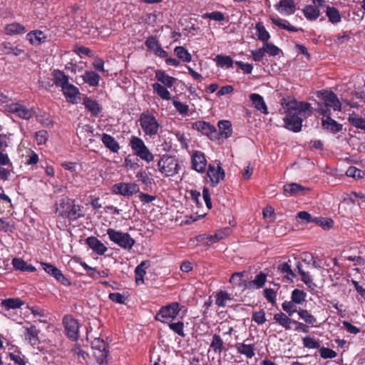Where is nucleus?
Returning a JSON list of instances; mask_svg holds the SVG:
<instances>
[{
  "label": "nucleus",
  "mask_w": 365,
  "mask_h": 365,
  "mask_svg": "<svg viewBox=\"0 0 365 365\" xmlns=\"http://www.w3.org/2000/svg\"><path fill=\"white\" fill-rule=\"evenodd\" d=\"M299 316L307 324L314 325L317 322V319L307 309H299L298 312Z\"/></svg>",
  "instance_id": "nucleus-51"
},
{
  "label": "nucleus",
  "mask_w": 365,
  "mask_h": 365,
  "mask_svg": "<svg viewBox=\"0 0 365 365\" xmlns=\"http://www.w3.org/2000/svg\"><path fill=\"white\" fill-rule=\"evenodd\" d=\"M252 319L258 324H262L266 322L265 312L263 309L252 314Z\"/></svg>",
  "instance_id": "nucleus-60"
},
{
  "label": "nucleus",
  "mask_w": 365,
  "mask_h": 365,
  "mask_svg": "<svg viewBox=\"0 0 365 365\" xmlns=\"http://www.w3.org/2000/svg\"><path fill=\"white\" fill-rule=\"evenodd\" d=\"M53 83L58 86L62 88L68 83V76L60 70H54L53 71Z\"/></svg>",
  "instance_id": "nucleus-37"
},
{
  "label": "nucleus",
  "mask_w": 365,
  "mask_h": 365,
  "mask_svg": "<svg viewBox=\"0 0 365 365\" xmlns=\"http://www.w3.org/2000/svg\"><path fill=\"white\" fill-rule=\"evenodd\" d=\"M313 222L322 227L324 230L330 229L334 224V221L328 217H315L313 220Z\"/></svg>",
  "instance_id": "nucleus-49"
},
{
  "label": "nucleus",
  "mask_w": 365,
  "mask_h": 365,
  "mask_svg": "<svg viewBox=\"0 0 365 365\" xmlns=\"http://www.w3.org/2000/svg\"><path fill=\"white\" fill-rule=\"evenodd\" d=\"M179 303L172 302L166 306L162 307L155 317L156 321L165 323L169 320L175 319L179 314Z\"/></svg>",
  "instance_id": "nucleus-9"
},
{
  "label": "nucleus",
  "mask_w": 365,
  "mask_h": 365,
  "mask_svg": "<svg viewBox=\"0 0 365 365\" xmlns=\"http://www.w3.org/2000/svg\"><path fill=\"white\" fill-rule=\"evenodd\" d=\"M317 96L323 101L322 103H317V107L315 109L319 115H331V108L334 110L341 111V103L333 91L322 90L317 91Z\"/></svg>",
  "instance_id": "nucleus-3"
},
{
  "label": "nucleus",
  "mask_w": 365,
  "mask_h": 365,
  "mask_svg": "<svg viewBox=\"0 0 365 365\" xmlns=\"http://www.w3.org/2000/svg\"><path fill=\"white\" fill-rule=\"evenodd\" d=\"M215 298V304L219 307H225L226 306V302L232 299L230 294L226 291L222 290L216 294Z\"/></svg>",
  "instance_id": "nucleus-43"
},
{
  "label": "nucleus",
  "mask_w": 365,
  "mask_h": 365,
  "mask_svg": "<svg viewBox=\"0 0 365 365\" xmlns=\"http://www.w3.org/2000/svg\"><path fill=\"white\" fill-rule=\"evenodd\" d=\"M203 18L210 19L217 21H224L225 20V16L224 14L220 11L206 13L203 15Z\"/></svg>",
  "instance_id": "nucleus-58"
},
{
  "label": "nucleus",
  "mask_w": 365,
  "mask_h": 365,
  "mask_svg": "<svg viewBox=\"0 0 365 365\" xmlns=\"http://www.w3.org/2000/svg\"><path fill=\"white\" fill-rule=\"evenodd\" d=\"M267 280V274L262 272H260L258 274L255 276V278L254 280L248 282L247 284V287L248 289H252V288H261L262 287Z\"/></svg>",
  "instance_id": "nucleus-34"
},
{
  "label": "nucleus",
  "mask_w": 365,
  "mask_h": 365,
  "mask_svg": "<svg viewBox=\"0 0 365 365\" xmlns=\"http://www.w3.org/2000/svg\"><path fill=\"white\" fill-rule=\"evenodd\" d=\"M207 165V160L204 153L195 151L192 155V168L198 173H204Z\"/></svg>",
  "instance_id": "nucleus-16"
},
{
  "label": "nucleus",
  "mask_w": 365,
  "mask_h": 365,
  "mask_svg": "<svg viewBox=\"0 0 365 365\" xmlns=\"http://www.w3.org/2000/svg\"><path fill=\"white\" fill-rule=\"evenodd\" d=\"M63 324L67 336L72 341H76L79 329L78 321L72 315H66L63 319Z\"/></svg>",
  "instance_id": "nucleus-10"
},
{
  "label": "nucleus",
  "mask_w": 365,
  "mask_h": 365,
  "mask_svg": "<svg viewBox=\"0 0 365 365\" xmlns=\"http://www.w3.org/2000/svg\"><path fill=\"white\" fill-rule=\"evenodd\" d=\"M4 30L7 35L21 34L26 31L25 27L19 23L8 24L6 26Z\"/></svg>",
  "instance_id": "nucleus-38"
},
{
  "label": "nucleus",
  "mask_w": 365,
  "mask_h": 365,
  "mask_svg": "<svg viewBox=\"0 0 365 365\" xmlns=\"http://www.w3.org/2000/svg\"><path fill=\"white\" fill-rule=\"evenodd\" d=\"M136 178L138 181H140L143 184L146 186L151 185L153 179L148 177V175L145 171L138 172L136 175Z\"/></svg>",
  "instance_id": "nucleus-61"
},
{
  "label": "nucleus",
  "mask_w": 365,
  "mask_h": 365,
  "mask_svg": "<svg viewBox=\"0 0 365 365\" xmlns=\"http://www.w3.org/2000/svg\"><path fill=\"white\" fill-rule=\"evenodd\" d=\"M153 91L164 100H170L171 98L170 91L163 85L158 83H154L152 85Z\"/></svg>",
  "instance_id": "nucleus-40"
},
{
  "label": "nucleus",
  "mask_w": 365,
  "mask_h": 365,
  "mask_svg": "<svg viewBox=\"0 0 365 365\" xmlns=\"http://www.w3.org/2000/svg\"><path fill=\"white\" fill-rule=\"evenodd\" d=\"M304 346L309 349H319L320 344L314 338L305 336L302 339Z\"/></svg>",
  "instance_id": "nucleus-53"
},
{
  "label": "nucleus",
  "mask_w": 365,
  "mask_h": 365,
  "mask_svg": "<svg viewBox=\"0 0 365 365\" xmlns=\"http://www.w3.org/2000/svg\"><path fill=\"white\" fill-rule=\"evenodd\" d=\"M278 269L282 272L286 274V278L290 279L291 277H296L295 273L291 269L290 265L287 262H284L278 266Z\"/></svg>",
  "instance_id": "nucleus-52"
},
{
  "label": "nucleus",
  "mask_w": 365,
  "mask_h": 365,
  "mask_svg": "<svg viewBox=\"0 0 365 365\" xmlns=\"http://www.w3.org/2000/svg\"><path fill=\"white\" fill-rule=\"evenodd\" d=\"M319 353L323 359H333L337 355L336 352L334 350L324 346L319 348Z\"/></svg>",
  "instance_id": "nucleus-59"
},
{
  "label": "nucleus",
  "mask_w": 365,
  "mask_h": 365,
  "mask_svg": "<svg viewBox=\"0 0 365 365\" xmlns=\"http://www.w3.org/2000/svg\"><path fill=\"white\" fill-rule=\"evenodd\" d=\"M250 99L257 110L261 111L264 114L268 113L267 106L262 96L257 93H252L250 96Z\"/></svg>",
  "instance_id": "nucleus-23"
},
{
  "label": "nucleus",
  "mask_w": 365,
  "mask_h": 365,
  "mask_svg": "<svg viewBox=\"0 0 365 365\" xmlns=\"http://www.w3.org/2000/svg\"><path fill=\"white\" fill-rule=\"evenodd\" d=\"M192 128L207 135L211 140H214L218 137V132L215 127L206 121H196L192 124Z\"/></svg>",
  "instance_id": "nucleus-11"
},
{
  "label": "nucleus",
  "mask_w": 365,
  "mask_h": 365,
  "mask_svg": "<svg viewBox=\"0 0 365 365\" xmlns=\"http://www.w3.org/2000/svg\"><path fill=\"white\" fill-rule=\"evenodd\" d=\"M283 189L285 193L292 196L303 194V192L309 190V188L294 182L284 185Z\"/></svg>",
  "instance_id": "nucleus-24"
},
{
  "label": "nucleus",
  "mask_w": 365,
  "mask_h": 365,
  "mask_svg": "<svg viewBox=\"0 0 365 365\" xmlns=\"http://www.w3.org/2000/svg\"><path fill=\"white\" fill-rule=\"evenodd\" d=\"M24 304V302L19 298H9L2 300L1 305L7 309H18Z\"/></svg>",
  "instance_id": "nucleus-41"
},
{
  "label": "nucleus",
  "mask_w": 365,
  "mask_h": 365,
  "mask_svg": "<svg viewBox=\"0 0 365 365\" xmlns=\"http://www.w3.org/2000/svg\"><path fill=\"white\" fill-rule=\"evenodd\" d=\"M41 264L46 272L53 276L58 282L63 285L69 286L71 284V281L67 277H66L61 271L56 267L46 262H41Z\"/></svg>",
  "instance_id": "nucleus-12"
},
{
  "label": "nucleus",
  "mask_w": 365,
  "mask_h": 365,
  "mask_svg": "<svg viewBox=\"0 0 365 365\" xmlns=\"http://www.w3.org/2000/svg\"><path fill=\"white\" fill-rule=\"evenodd\" d=\"M169 328L173 330L175 333L179 336L184 337L185 336L184 333V323L182 322H178L176 323L169 324Z\"/></svg>",
  "instance_id": "nucleus-55"
},
{
  "label": "nucleus",
  "mask_w": 365,
  "mask_h": 365,
  "mask_svg": "<svg viewBox=\"0 0 365 365\" xmlns=\"http://www.w3.org/2000/svg\"><path fill=\"white\" fill-rule=\"evenodd\" d=\"M12 265L16 270L21 272H34L36 271L34 267L31 264H28L27 262L21 258H14L12 259Z\"/></svg>",
  "instance_id": "nucleus-29"
},
{
  "label": "nucleus",
  "mask_w": 365,
  "mask_h": 365,
  "mask_svg": "<svg viewBox=\"0 0 365 365\" xmlns=\"http://www.w3.org/2000/svg\"><path fill=\"white\" fill-rule=\"evenodd\" d=\"M81 77L84 83H88L90 86L93 87L98 86L99 81L101 79L99 74L93 71H86Z\"/></svg>",
  "instance_id": "nucleus-28"
},
{
  "label": "nucleus",
  "mask_w": 365,
  "mask_h": 365,
  "mask_svg": "<svg viewBox=\"0 0 365 365\" xmlns=\"http://www.w3.org/2000/svg\"><path fill=\"white\" fill-rule=\"evenodd\" d=\"M348 120L353 126L365 130V119L360 117L354 111L349 114Z\"/></svg>",
  "instance_id": "nucleus-39"
},
{
  "label": "nucleus",
  "mask_w": 365,
  "mask_h": 365,
  "mask_svg": "<svg viewBox=\"0 0 365 365\" xmlns=\"http://www.w3.org/2000/svg\"><path fill=\"white\" fill-rule=\"evenodd\" d=\"M83 104L85 108L91 112V115L96 117L102 110V107L96 101L89 97H84L83 99Z\"/></svg>",
  "instance_id": "nucleus-20"
},
{
  "label": "nucleus",
  "mask_w": 365,
  "mask_h": 365,
  "mask_svg": "<svg viewBox=\"0 0 365 365\" xmlns=\"http://www.w3.org/2000/svg\"><path fill=\"white\" fill-rule=\"evenodd\" d=\"M145 46L148 47V48L153 51V52L155 51V49L160 46V44L159 43L158 41L155 36H149L145 43Z\"/></svg>",
  "instance_id": "nucleus-63"
},
{
  "label": "nucleus",
  "mask_w": 365,
  "mask_h": 365,
  "mask_svg": "<svg viewBox=\"0 0 365 365\" xmlns=\"http://www.w3.org/2000/svg\"><path fill=\"white\" fill-rule=\"evenodd\" d=\"M274 320L282 326L286 330L291 329L290 324H292L294 321L283 312L275 314L274 315Z\"/></svg>",
  "instance_id": "nucleus-33"
},
{
  "label": "nucleus",
  "mask_w": 365,
  "mask_h": 365,
  "mask_svg": "<svg viewBox=\"0 0 365 365\" xmlns=\"http://www.w3.org/2000/svg\"><path fill=\"white\" fill-rule=\"evenodd\" d=\"M48 138V133L45 130H41L35 133V140L38 145L46 144Z\"/></svg>",
  "instance_id": "nucleus-56"
},
{
  "label": "nucleus",
  "mask_w": 365,
  "mask_h": 365,
  "mask_svg": "<svg viewBox=\"0 0 365 365\" xmlns=\"http://www.w3.org/2000/svg\"><path fill=\"white\" fill-rule=\"evenodd\" d=\"M173 106L175 107V108L176 109V110L179 113H180L182 115L187 114V113L189 111V106L187 104L183 103L182 102L178 101L175 98L173 99Z\"/></svg>",
  "instance_id": "nucleus-54"
},
{
  "label": "nucleus",
  "mask_w": 365,
  "mask_h": 365,
  "mask_svg": "<svg viewBox=\"0 0 365 365\" xmlns=\"http://www.w3.org/2000/svg\"><path fill=\"white\" fill-rule=\"evenodd\" d=\"M86 241L88 246L98 255H104L108 250L107 247L96 237H88Z\"/></svg>",
  "instance_id": "nucleus-19"
},
{
  "label": "nucleus",
  "mask_w": 365,
  "mask_h": 365,
  "mask_svg": "<svg viewBox=\"0 0 365 365\" xmlns=\"http://www.w3.org/2000/svg\"><path fill=\"white\" fill-rule=\"evenodd\" d=\"M302 11L306 19L309 21L316 20L320 14L319 9L316 6L307 5Z\"/></svg>",
  "instance_id": "nucleus-35"
},
{
  "label": "nucleus",
  "mask_w": 365,
  "mask_h": 365,
  "mask_svg": "<svg viewBox=\"0 0 365 365\" xmlns=\"http://www.w3.org/2000/svg\"><path fill=\"white\" fill-rule=\"evenodd\" d=\"M3 51L6 55L13 54L16 56H18L24 53L23 49L19 48L16 46H14L11 43H3Z\"/></svg>",
  "instance_id": "nucleus-46"
},
{
  "label": "nucleus",
  "mask_w": 365,
  "mask_h": 365,
  "mask_svg": "<svg viewBox=\"0 0 365 365\" xmlns=\"http://www.w3.org/2000/svg\"><path fill=\"white\" fill-rule=\"evenodd\" d=\"M175 54L184 62H190L192 60L191 54L183 47L177 46L174 49Z\"/></svg>",
  "instance_id": "nucleus-45"
},
{
  "label": "nucleus",
  "mask_w": 365,
  "mask_h": 365,
  "mask_svg": "<svg viewBox=\"0 0 365 365\" xmlns=\"http://www.w3.org/2000/svg\"><path fill=\"white\" fill-rule=\"evenodd\" d=\"M281 105L286 113V117L284 118V127L292 132H299L302 127V119L299 115L302 113H308L309 115L312 114L310 103L298 102L294 99L287 101L283 98Z\"/></svg>",
  "instance_id": "nucleus-1"
},
{
  "label": "nucleus",
  "mask_w": 365,
  "mask_h": 365,
  "mask_svg": "<svg viewBox=\"0 0 365 365\" xmlns=\"http://www.w3.org/2000/svg\"><path fill=\"white\" fill-rule=\"evenodd\" d=\"M113 190L115 193L123 196H131L139 192L140 189L135 183H118L113 185Z\"/></svg>",
  "instance_id": "nucleus-14"
},
{
  "label": "nucleus",
  "mask_w": 365,
  "mask_h": 365,
  "mask_svg": "<svg viewBox=\"0 0 365 365\" xmlns=\"http://www.w3.org/2000/svg\"><path fill=\"white\" fill-rule=\"evenodd\" d=\"M282 307L290 317L296 312L294 304L292 301L284 302L282 304Z\"/></svg>",
  "instance_id": "nucleus-64"
},
{
  "label": "nucleus",
  "mask_w": 365,
  "mask_h": 365,
  "mask_svg": "<svg viewBox=\"0 0 365 365\" xmlns=\"http://www.w3.org/2000/svg\"><path fill=\"white\" fill-rule=\"evenodd\" d=\"M108 345L100 338H96L91 343L92 353L96 362L100 365H106L108 355Z\"/></svg>",
  "instance_id": "nucleus-7"
},
{
  "label": "nucleus",
  "mask_w": 365,
  "mask_h": 365,
  "mask_svg": "<svg viewBox=\"0 0 365 365\" xmlns=\"http://www.w3.org/2000/svg\"><path fill=\"white\" fill-rule=\"evenodd\" d=\"M56 212L70 221H76L84 217L83 207L76 204L75 200L63 197L56 204Z\"/></svg>",
  "instance_id": "nucleus-2"
},
{
  "label": "nucleus",
  "mask_w": 365,
  "mask_h": 365,
  "mask_svg": "<svg viewBox=\"0 0 365 365\" xmlns=\"http://www.w3.org/2000/svg\"><path fill=\"white\" fill-rule=\"evenodd\" d=\"M236 349L239 354L245 355L249 359L252 358L255 354L253 344H246L244 343L237 344Z\"/></svg>",
  "instance_id": "nucleus-36"
},
{
  "label": "nucleus",
  "mask_w": 365,
  "mask_h": 365,
  "mask_svg": "<svg viewBox=\"0 0 365 365\" xmlns=\"http://www.w3.org/2000/svg\"><path fill=\"white\" fill-rule=\"evenodd\" d=\"M64 96L68 102L71 103H77V96L79 94V91L73 84L68 83L66 85L61 88Z\"/></svg>",
  "instance_id": "nucleus-18"
},
{
  "label": "nucleus",
  "mask_w": 365,
  "mask_h": 365,
  "mask_svg": "<svg viewBox=\"0 0 365 365\" xmlns=\"http://www.w3.org/2000/svg\"><path fill=\"white\" fill-rule=\"evenodd\" d=\"M207 177L210 178L211 185L216 186L221 180L225 178V171L222 168L218 165L217 168L215 165L210 164L207 171Z\"/></svg>",
  "instance_id": "nucleus-15"
},
{
  "label": "nucleus",
  "mask_w": 365,
  "mask_h": 365,
  "mask_svg": "<svg viewBox=\"0 0 365 365\" xmlns=\"http://www.w3.org/2000/svg\"><path fill=\"white\" fill-rule=\"evenodd\" d=\"M306 293L300 289H295L292 292V302L294 304H301L305 301Z\"/></svg>",
  "instance_id": "nucleus-48"
},
{
  "label": "nucleus",
  "mask_w": 365,
  "mask_h": 365,
  "mask_svg": "<svg viewBox=\"0 0 365 365\" xmlns=\"http://www.w3.org/2000/svg\"><path fill=\"white\" fill-rule=\"evenodd\" d=\"M263 48L265 53H267L272 56L278 55L280 51V49L277 46L268 42L263 44Z\"/></svg>",
  "instance_id": "nucleus-57"
},
{
  "label": "nucleus",
  "mask_w": 365,
  "mask_h": 365,
  "mask_svg": "<svg viewBox=\"0 0 365 365\" xmlns=\"http://www.w3.org/2000/svg\"><path fill=\"white\" fill-rule=\"evenodd\" d=\"M25 338L31 346H34L39 342L38 334L40 330L34 325H31L30 327L26 328Z\"/></svg>",
  "instance_id": "nucleus-25"
},
{
  "label": "nucleus",
  "mask_w": 365,
  "mask_h": 365,
  "mask_svg": "<svg viewBox=\"0 0 365 365\" xmlns=\"http://www.w3.org/2000/svg\"><path fill=\"white\" fill-rule=\"evenodd\" d=\"M160 172L166 177L174 176L180 168L178 160L173 156L164 155L158 163Z\"/></svg>",
  "instance_id": "nucleus-6"
},
{
  "label": "nucleus",
  "mask_w": 365,
  "mask_h": 365,
  "mask_svg": "<svg viewBox=\"0 0 365 365\" xmlns=\"http://www.w3.org/2000/svg\"><path fill=\"white\" fill-rule=\"evenodd\" d=\"M27 38L32 45H40L45 42L46 36L40 30L31 31L27 34Z\"/></svg>",
  "instance_id": "nucleus-27"
},
{
  "label": "nucleus",
  "mask_w": 365,
  "mask_h": 365,
  "mask_svg": "<svg viewBox=\"0 0 365 365\" xmlns=\"http://www.w3.org/2000/svg\"><path fill=\"white\" fill-rule=\"evenodd\" d=\"M218 128H219V133L218 135H220L221 137L224 138H228L232 135V124L230 121L229 120H220L218 123Z\"/></svg>",
  "instance_id": "nucleus-31"
},
{
  "label": "nucleus",
  "mask_w": 365,
  "mask_h": 365,
  "mask_svg": "<svg viewBox=\"0 0 365 365\" xmlns=\"http://www.w3.org/2000/svg\"><path fill=\"white\" fill-rule=\"evenodd\" d=\"M255 29L257 30V36L258 39L263 42V44L267 42L270 38V35L266 30L265 27L262 25V24L260 22L257 23L255 25Z\"/></svg>",
  "instance_id": "nucleus-42"
},
{
  "label": "nucleus",
  "mask_w": 365,
  "mask_h": 365,
  "mask_svg": "<svg viewBox=\"0 0 365 365\" xmlns=\"http://www.w3.org/2000/svg\"><path fill=\"white\" fill-rule=\"evenodd\" d=\"M129 145L134 154L147 163L153 160L154 155L145 145L144 141L139 137L133 135L130 138Z\"/></svg>",
  "instance_id": "nucleus-5"
},
{
  "label": "nucleus",
  "mask_w": 365,
  "mask_h": 365,
  "mask_svg": "<svg viewBox=\"0 0 365 365\" xmlns=\"http://www.w3.org/2000/svg\"><path fill=\"white\" fill-rule=\"evenodd\" d=\"M217 64L221 67L226 66L231 68L233 66L234 61L229 56L217 55L215 58Z\"/></svg>",
  "instance_id": "nucleus-47"
},
{
  "label": "nucleus",
  "mask_w": 365,
  "mask_h": 365,
  "mask_svg": "<svg viewBox=\"0 0 365 365\" xmlns=\"http://www.w3.org/2000/svg\"><path fill=\"white\" fill-rule=\"evenodd\" d=\"M270 20L274 25L279 26L280 29L291 31L297 32L302 31V29H297V27L290 25L287 20H282L281 19H277L273 16H270Z\"/></svg>",
  "instance_id": "nucleus-32"
},
{
  "label": "nucleus",
  "mask_w": 365,
  "mask_h": 365,
  "mask_svg": "<svg viewBox=\"0 0 365 365\" xmlns=\"http://www.w3.org/2000/svg\"><path fill=\"white\" fill-rule=\"evenodd\" d=\"M155 73V78L158 80V81L160 82L168 88H171L174 83L176 81V78L167 75L165 71L157 70Z\"/></svg>",
  "instance_id": "nucleus-26"
},
{
  "label": "nucleus",
  "mask_w": 365,
  "mask_h": 365,
  "mask_svg": "<svg viewBox=\"0 0 365 365\" xmlns=\"http://www.w3.org/2000/svg\"><path fill=\"white\" fill-rule=\"evenodd\" d=\"M264 297L272 305L276 304V292L272 289L266 288L264 289Z\"/></svg>",
  "instance_id": "nucleus-62"
},
{
  "label": "nucleus",
  "mask_w": 365,
  "mask_h": 365,
  "mask_svg": "<svg viewBox=\"0 0 365 365\" xmlns=\"http://www.w3.org/2000/svg\"><path fill=\"white\" fill-rule=\"evenodd\" d=\"M327 16L330 22L336 24L341 21V16L339 11L333 6H327Z\"/></svg>",
  "instance_id": "nucleus-44"
},
{
  "label": "nucleus",
  "mask_w": 365,
  "mask_h": 365,
  "mask_svg": "<svg viewBox=\"0 0 365 365\" xmlns=\"http://www.w3.org/2000/svg\"><path fill=\"white\" fill-rule=\"evenodd\" d=\"M101 140L106 148H108L110 151L114 153H116L119 151L120 148L119 143L110 135L103 133L101 135Z\"/></svg>",
  "instance_id": "nucleus-21"
},
{
  "label": "nucleus",
  "mask_w": 365,
  "mask_h": 365,
  "mask_svg": "<svg viewBox=\"0 0 365 365\" xmlns=\"http://www.w3.org/2000/svg\"><path fill=\"white\" fill-rule=\"evenodd\" d=\"M275 7L281 14L287 15L293 14L295 11V3L293 0H281Z\"/></svg>",
  "instance_id": "nucleus-22"
},
{
  "label": "nucleus",
  "mask_w": 365,
  "mask_h": 365,
  "mask_svg": "<svg viewBox=\"0 0 365 365\" xmlns=\"http://www.w3.org/2000/svg\"><path fill=\"white\" fill-rule=\"evenodd\" d=\"M138 120L145 135L155 136L158 134L159 130L162 128L155 116L148 110L143 112Z\"/></svg>",
  "instance_id": "nucleus-4"
},
{
  "label": "nucleus",
  "mask_w": 365,
  "mask_h": 365,
  "mask_svg": "<svg viewBox=\"0 0 365 365\" xmlns=\"http://www.w3.org/2000/svg\"><path fill=\"white\" fill-rule=\"evenodd\" d=\"M322 120V126L324 129L330 130L333 133H336L342 130V125L338 123L331 118V115L325 114Z\"/></svg>",
  "instance_id": "nucleus-17"
},
{
  "label": "nucleus",
  "mask_w": 365,
  "mask_h": 365,
  "mask_svg": "<svg viewBox=\"0 0 365 365\" xmlns=\"http://www.w3.org/2000/svg\"><path fill=\"white\" fill-rule=\"evenodd\" d=\"M107 234L112 242L123 249L130 250L135 245V240L127 232H122L109 228L107 230Z\"/></svg>",
  "instance_id": "nucleus-8"
},
{
  "label": "nucleus",
  "mask_w": 365,
  "mask_h": 365,
  "mask_svg": "<svg viewBox=\"0 0 365 365\" xmlns=\"http://www.w3.org/2000/svg\"><path fill=\"white\" fill-rule=\"evenodd\" d=\"M346 175L355 179H362L365 176V172L356 167L350 166L346 171Z\"/></svg>",
  "instance_id": "nucleus-50"
},
{
  "label": "nucleus",
  "mask_w": 365,
  "mask_h": 365,
  "mask_svg": "<svg viewBox=\"0 0 365 365\" xmlns=\"http://www.w3.org/2000/svg\"><path fill=\"white\" fill-rule=\"evenodd\" d=\"M7 110L9 112L26 120L31 118L34 115L32 109H29L20 103H11L7 106Z\"/></svg>",
  "instance_id": "nucleus-13"
},
{
  "label": "nucleus",
  "mask_w": 365,
  "mask_h": 365,
  "mask_svg": "<svg viewBox=\"0 0 365 365\" xmlns=\"http://www.w3.org/2000/svg\"><path fill=\"white\" fill-rule=\"evenodd\" d=\"M210 348L215 352L219 354L225 350V343L221 336L217 334L212 336V339L210 343Z\"/></svg>",
  "instance_id": "nucleus-30"
}]
</instances>
